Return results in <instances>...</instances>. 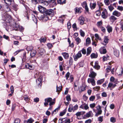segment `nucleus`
Returning a JSON list of instances; mask_svg holds the SVG:
<instances>
[{"mask_svg": "<svg viewBox=\"0 0 123 123\" xmlns=\"http://www.w3.org/2000/svg\"><path fill=\"white\" fill-rule=\"evenodd\" d=\"M11 16L9 15L6 14L2 17V19L7 23H10L11 20Z\"/></svg>", "mask_w": 123, "mask_h": 123, "instance_id": "1", "label": "nucleus"}, {"mask_svg": "<svg viewBox=\"0 0 123 123\" xmlns=\"http://www.w3.org/2000/svg\"><path fill=\"white\" fill-rule=\"evenodd\" d=\"M44 14L46 15L50 16L51 17H53L54 15V11L53 10L51 9L46 10Z\"/></svg>", "mask_w": 123, "mask_h": 123, "instance_id": "2", "label": "nucleus"}, {"mask_svg": "<svg viewBox=\"0 0 123 123\" xmlns=\"http://www.w3.org/2000/svg\"><path fill=\"white\" fill-rule=\"evenodd\" d=\"M117 82L114 83L113 82H110L108 85L107 89H110V90H112L116 86Z\"/></svg>", "mask_w": 123, "mask_h": 123, "instance_id": "3", "label": "nucleus"}, {"mask_svg": "<svg viewBox=\"0 0 123 123\" xmlns=\"http://www.w3.org/2000/svg\"><path fill=\"white\" fill-rule=\"evenodd\" d=\"M108 13L106 10L104 9L102 11L101 13V16L102 18L104 19L106 18L108 16Z\"/></svg>", "mask_w": 123, "mask_h": 123, "instance_id": "4", "label": "nucleus"}, {"mask_svg": "<svg viewBox=\"0 0 123 123\" xmlns=\"http://www.w3.org/2000/svg\"><path fill=\"white\" fill-rule=\"evenodd\" d=\"M81 51H80L76 55H73V57L74 58V60L76 61L78 59L81 57Z\"/></svg>", "mask_w": 123, "mask_h": 123, "instance_id": "5", "label": "nucleus"}, {"mask_svg": "<svg viewBox=\"0 0 123 123\" xmlns=\"http://www.w3.org/2000/svg\"><path fill=\"white\" fill-rule=\"evenodd\" d=\"M82 104L80 105V108L85 110H87L89 108V107L87 104L84 103L83 102H82Z\"/></svg>", "mask_w": 123, "mask_h": 123, "instance_id": "6", "label": "nucleus"}, {"mask_svg": "<svg viewBox=\"0 0 123 123\" xmlns=\"http://www.w3.org/2000/svg\"><path fill=\"white\" fill-rule=\"evenodd\" d=\"M93 115V114L92 111H90L86 113V114L84 115L83 117V119H85L86 118L92 117Z\"/></svg>", "mask_w": 123, "mask_h": 123, "instance_id": "7", "label": "nucleus"}, {"mask_svg": "<svg viewBox=\"0 0 123 123\" xmlns=\"http://www.w3.org/2000/svg\"><path fill=\"white\" fill-rule=\"evenodd\" d=\"M96 108L98 110V112L96 114L95 116L98 117L99 115L101 114L102 111L101 110V107L100 105H98L97 106Z\"/></svg>", "mask_w": 123, "mask_h": 123, "instance_id": "8", "label": "nucleus"}, {"mask_svg": "<svg viewBox=\"0 0 123 123\" xmlns=\"http://www.w3.org/2000/svg\"><path fill=\"white\" fill-rule=\"evenodd\" d=\"M38 8L39 11L41 13H44L46 10L45 7L39 5L38 6Z\"/></svg>", "mask_w": 123, "mask_h": 123, "instance_id": "9", "label": "nucleus"}, {"mask_svg": "<svg viewBox=\"0 0 123 123\" xmlns=\"http://www.w3.org/2000/svg\"><path fill=\"white\" fill-rule=\"evenodd\" d=\"M42 80L43 79L42 77V76H40V77L36 80L37 84L38 86L40 85L41 86Z\"/></svg>", "mask_w": 123, "mask_h": 123, "instance_id": "10", "label": "nucleus"}, {"mask_svg": "<svg viewBox=\"0 0 123 123\" xmlns=\"http://www.w3.org/2000/svg\"><path fill=\"white\" fill-rule=\"evenodd\" d=\"M44 100L45 102L44 103V105L46 106L47 105H48V103H50V102L52 101V99L51 98H45Z\"/></svg>", "mask_w": 123, "mask_h": 123, "instance_id": "11", "label": "nucleus"}, {"mask_svg": "<svg viewBox=\"0 0 123 123\" xmlns=\"http://www.w3.org/2000/svg\"><path fill=\"white\" fill-rule=\"evenodd\" d=\"M99 51L101 54H105L107 52V50L104 47H101L99 50Z\"/></svg>", "mask_w": 123, "mask_h": 123, "instance_id": "12", "label": "nucleus"}, {"mask_svg": "<svg viewBox=\"0 0 123 123\" xmlns=\"http://www.w3.org/2000/svg\"><path fill=\"white\" fill-rule=\"evenodd\" d=\"M82 4L83 7L85 8L86 11L87 12H88L89 9L87 7V5L86 2H84Z\"/></svg>", "mask_w": 123, "mask_h": 123, "instance_id": "13", "label": "nucleus"}, {"mask_svg": "<svg viewBox=\"0 0 123 123\" xmlns=\"http://www.w3.org/2000/svg\"><path fill=\"white\" fill-rule=\"evenodd\" d=\"M112 14L114 16H116L117 17L120 16L121 15V13L117 10H115L112 13Z\"/></svg>", "mask_w": 123, "mask_h": 123, "instance_id": "14", "label": "nucleus"}, {"mask_svg": "<svg viewBox=\"0 0 123 123\" xmlns=\"http://www.w3.org/2000/svg\"><path fill=\"white\" fill-rule=\"evenodd\" d=\"M78 20L80 22V25H83L84 24L85 20L84 17L83 16H81L80 17Z\"/></svg>", "mask_w": 123, "mask_h": 123, "instance_id": "15", "label": "nucleus"}, {"mask_svg": "<svg viewBox=\"0 0 123 123\" xmlns=\"http://www.w3.org/2000/svg\"><path fill=\"white\" fill-rule=\"evenodd\" d=\"M82 8H78L77 7H76L74 9L75 11V14L76 13H80L81 12V10Z\"/></svg>", "mask_w": 123, "mask_h": 123, "instance_id": "16", "label": "nucleus"}, {"mask_svg": "<svg viewBox=\"0 0 123 123\" xmlns=\"http://www.w3.org/2000/svg\"><path fill=\"white\" fill-rule=\"evenodd\" d=\"M97 74L94 72L92 71L90 72V74H89V76L92 78H94L96 76Z\"/></svg>", "mask_w": 123, "mask_h": 123, "instance_id": "17", "label": "nucleus"}, {"mask_svg": "<svg viewBox=\"0 0 123 123\" xmlns=\"http://www.w3.org/2000/svg\"><path fill=\"white\" fill-rule=\"evenodd\" d=\"M56 0H49V4H52L53 6H55L56 5Z\"/></svg>", "mask_w": 123, "mask_h": 123, "instance_id": "18", "label": "nucleus"}, {"mask_svg": "<svg viewBox=\"0 0 123 123\" xmlns=\"http://www.w3.org/2000/svg\"><path fill=\"white\" fill-rule=\"evenodd\" d=\"M95 64V65L93 66V68L97 69H99L100 68V66L98 65V62L97 61H96Z\"/></svg>", "mask_w": 123, "mask_h": 123, "instance_id": "19", "label": "nucleus"}, {"mask_svg": "<svg viewBox=\"0 0 123 123\" xmlns=\"http://www.w3.org/2000/svg\"><path fill=\"white\" fill-rule=\"evenodd\" d=\"M4 21V22L2 23L3 26L6 29V30H7V29L8 27L9 24L10 23H7L5 21Z\"/></svg>", "mask_w": 123, "mask_h": 123, "instance_id": "20", "label": "nucleus"}, {"mask_svg": "<svg viewBox=\"0 0 123 123\" xmlns=\"http://www.w3.org/2000/svg\"><path fill=\"white\" fill-rule=\"evenodd\" d=\"M106 28L109 33H110L112 31V27L110 26V25H108L106 27Z\"/></svg>", "mask_w": 123, "mask_h": 123, "instance_id": "21", "label": "nucleus"}, {"mask_svg": "<svg viewBox=\"0 0 123 123\" xmlns=\"http://www.w3.org/2000/svg\"><path fill=\"white\" fill-rule=\"evenodd\" d=\"M4 2L8 5H11V3L13 2V0H3Z\"/></svg>", "mask_w": 123, "mask_h": 123, "instance_id": "22", "label": "nucleus"}, {"mask_svg": "<svg viewBox=\"0 0 123 123\" xmlns=\"http://www.w3.org/2000/svg\"><path fill=\"white\" fill-rule=\"evenodd\" d=\"M58 4L60 5H63L66 3V0H57Z\"/></svg>", "mask_w": 123, "mask_h": 123, "instance_id": "23", "label": "nucleus"}, {"mask_svg": "<svg viewBox=\"0 0 123 123\" xmlns=\"http://www.w3.org/2000/svg\"><path fill=\"white\" fill-rule=\"evenodd\" d=\"M62 55L63 56L65 59H67L68 58L69 56L68 54V53L66 52L63 53H62Z\"/></svg>", "mask_w": 123, "mask_h": 123, "instance_id": "24", "label": "nucleus"}, {"mask_svg": "<svg viewBox=\"0 0 123 123\" xmlns=\"http://www.w3.org/2000/svg\"><path fill=\"white\" fill-rule=\"evenodd\" d=\"M91 43V40L90 38L88 37L86 39V45L87 46Z\"/></svg>", "mask_w": 123, "mask_h": 123, "instance_id": "25", "label": "nucleus"}, {"mask_svg": "<svg viewBox=\"0 0 123 123\" xmlns=\"http://www.w3.org/2000/svg\"><path fill=\"white\" fill-rule=\"evenodd\" d=\"M96 4V3H90V6L91 9H93L95 8Z\"/></svg>", "mask_w": 123, "mask_h": 123, "instance_id": "26", "label": "nucleus"}, {"mask_svg": "<svg viewBox=\"0 0 123 123\" xmlns=\"http://www.w3.org/2000/svg\"><path fill=\"white\" fill-rule=\"evenodd\" d=\"M110 80L112 82L114 83L116 82H117L118 83V82L117 81V79H115V78L113 77H111L110 79Z\"/></svg>", "mask_w": 123, "mask_h": 123, "instance_id": "27", "label": "nucleus"}, {"mask_svg": "<svg viewBox=\"0 0 123 123\" xmlns=\"http://www.w3.org/2000/svg\"><path fill=\"white\" fill-rule=\"evenodd\" d=\"M38 51L39 54L41 55H42L45 52L44 49L42 48L39 49Z\"/></svg>", "mask_w": 123, "mask_h": 123, "instance_id": "28", "label": "nucleus"}, {"mask_svg": "<svg viewBox=\"0 0 123 123\" xmlns=\"http://www.w3.org/2000/svg\"><path fill=\"white\" fill-rule=\"evenodd\" d=\"M92 51V49L90 47H88L87 49L86 55H88L91 53Z\"/></svg>", "mask_w": 123, "mask_h": 123, "instance_id": "29", "label": "nucleus"}, {"mask_svg": "<svg viewBox=\"0 0 123 123\" xmlns=\"http://www.w3.org/2000/svg\"><path fill=\"white\" fill-rule=\"evenodd\" d=\"M114 54L116 57H118L119 55V51L117 50H114Z\"/></svg>", "mask_w": 123, "mask_h": 123, "instance_id": "30", "label": "nucleus"}, {"mask_svg": "<svg viewBox=\"0 0 123 123\" xmlns=\"http://www.w3.org/2000/svg\"><path fill=\"white\" fill-rule=\"evenodd\" d=\"M86 112L85 111L79 112H77L75 114L76 116H80L81 115L84 114Z\"/></svg>", "mask_w": 123, "mask_h": 123, "instance_id": "31", "label": "nucleus"}, {"mask_svg": "<svg viewBox=\"0 0 123 123\" xmlns=\"http://www.w3.org/2000/svg\"><path fill=\"white\" fill-rule=\"evenodd\" d=\"M60 108V106H58V107L55 109L54 111L51 114L52 115L53 114H55L58 112V111L59 110Z\"/></svg>", "mask_w": 123, "mask_h": 123, "instance_id": "32", "label": "nucleus"}, {"mask_svg": "<svg viewBox=\"0 0 123 123\" xmlns=\"http://www.w3.org/2000/svg\"><path fill=\"white\" fill-rule=\"evenodd\" d=\"M24 99L27 102L29 101L30 98L27 95H24L23 96Z\"/></svg>", "mask_w": 123, "mask_h": 123, "instance_id": "33", "label": "nucleus"}, {"mask_svg": "<svg viewBox=\"0 0 123 123\" xmlns=\"http://www.w3.org/2000/svg\"><path fill=\"white\" fill-rule=\"evenodd\" d=\"M4 11L6 12H8L11 10L10 7L8 6H6L5 7Z\"/></svg>", "mask_w": 123, "mask_h": 123, "instance_id": "34", "label": "nucleus"}, {"mask_svg": "<svg viewBox=\"0 0 123 123\" xmlns=\"http://www.w3.org/2000/svg\"><path fill=\"white\" fill-rule=\"evenodd\" d=\"M25 67L26 68L30 69H31L32 68V66L28 63H27L25 64Z\"/></svg>", "mask_w": 123, "mask_h": 123, "instance_id": "35", "label": "nucleus"}, {"mask_svg": "<svg viewBox=\"0 0 123 123\" xmlns=\"http://www.w3.org/2000/svg\"><path fill=\"white\" fill-rule=\"evenodd\" d=\"M104 81V79H101V80H98L97 81V84L98 85H99L102 84Z\"/></svg>", "mask_w": 123, "mask_h": 123, "instance_id": "36", "label": "nucleus"}, {"mask_svg": "<svg viewBox=\"0 0 123 123\" xmlns=\"http://www.w3.org/2000/svg\"><path fill=\"white\" fill-rule=\"evenodd\" d=\"M14 27L17 28V29H20L21 28V30H23L24 29L23 27L21 26H20L18 24H17L16 23H15V26H14Z\"/></svg>", "mask_w": 123, "mask_h": 123, "instance_id": "37", "label": "nucleus"}, {"mask_svg": "<svg viewBox=\"0 0 123 123\" xmlns=\"http://www.w3.org/2000/svg\"><path fill=\"white\" fill-rule=\"evenodd\" d=\"M75 40L76 42V43L77 44H78L81 42V40L80 38L79 37H77L75 39Z\"/></svg>", "mask_w": 123, "mask_h": 123, "instance_id": "38", "label": "nucleus"}, {"mask_svg": "<svg viewBox=\"0 0 123 123\" xmlns=\"http://www.w3.org/2000/svg\"><path fill=\"white\" fill-rule=\"evenodd\" d=\"M95 36L96 38V40H101V39L99 37L98 35L97 34H95Z\"/></svg>", "mask_w": 123, "mask_h": 123, "instance_id": "39", "label": "nucleus"}, {"mask_svg": "<svg viewBox=\"0 0 123 123\" xmlns=\"http://www.w3.org/2000/svg\"><path fill=\"white\" fill-rule=\"evenodd\" d=\"M78 105L77 104L73 107L72 105V107L73 109V111L77 110L78 108Z\"/></svg>", "mask_w": 123, "mask_h": 123, "instance_id": "40", "label": "nucleus"}, {"mask_svg": "<svg viewBox=\"0 0 123 123\" xmlns=\"http://www.w3.org/2000/svg\"><path fill=\"white\" fill-rule=\"evenodd\" d=\"M109 40V39H108V37L106 36H105L104 37V42L106 43V44L107 43H108V40Z\"/></svg>", "mask_w": 123, "mask_h": 123, "instance_id": "41", "label": "nucleus"}, {"mask_svg": "<svg viewBox=\"0 0 123 123\" xmlns=\"http://www.w3.org/2000/svg\"><path fill=\"white\" fill-rule=\"evenodd\" d=\"M91 58H96L97 57V55L94 53H93L91 55Z\"/></svg>", "mask_w": 123, "mask_h": 123, "instance_id": "42", "label": "nucleus"}, {"mask_svg": "<svg viewBox=\"0 0 123 123\" xmlns=\"http://www.w3.org/2000/svg\"><path fill=\"white\" fill-rule=\"evenodd\" d=\"M80 35L81 36L84 37L85 35V33L81 29L80 30Z\"/></svg>", "mask_w": 123, "mask_h": 123, "instance_id": "43", "label": "nucleus"}, {"mask_svg": "<svg viewBox=\"0 0 123 123\" xmlns=\"http://www.w3.org/2000/svg\"><path fill=\"white\" fill-rule=\"evenodd\" d=\"M103 116H100L98 118V120L99 121V123L102 122L103 121Z\"/></svg>", "mask_w": 123, "mask_h": 123, "instance_id": "44", "label": "nucleus"}, {"mask_svg": "<svg viewBox=\"0 0 123 123\" xmlns=\"http://www.w3.org/2000/svg\"><path fill=\"white\" fill-rule=\"evenodd\" d=\"M62 87L61 86H59L58 87L57 86H56V91L57 92H60L62 90Z\"/></svg>", "mask_w": 123, "mask_h": 123, "instance_id": "45", "label": "nucleus"}, {"mask_svg": "<svg viewBox=\"0 0 123 123\" xmlns=\"http://www.w3.org/2000/svg\"><path fill=\"white\" fill-rule=\"evenodd\" d=\"M111 122L114 123L116 122V119L113 117H111L110 118Z\"/></svg>", "mask_w": 123, "mask_h": 123, "instance_id": "46", "label": "nucleus"}, {"mask_svg": "<svg viewBox=\"0 0 123 123\" xmlns=\"http://www.w3.org/2000/svg\"><path fill=\"white\" fill-rule=\"evenodd\" d=\"M95 13L96 16H100L101 14V12L99 10L97 11Z\"/></svg>", "mask_w": 123, "mask_h": 123, "instance_id": "47", "label": "nucleus"}, {"mask_svg": "<svg viewBox=\"0 0 123 123\" xmlns=\"http://www.w3.org/2000/svg\"><path fill=\"white\" fill-rule=\"evenodd\" d=\"M95 98V96H92L89 98V100L90 101H93L94 100Z\"/></svg>", "mask_w": 123, "mask_h": 123, "instance_id": "48", "label": "nucleus"}, {"mask_svg": "<svg viewBox=\"0 0 123 123\" xmlns=\"http://www.w3.org/2000/svg\"><path fill=\"white\" fill-rule=\"evenodd\" d=\"M94 80V79L92 78H89L87 80L88 82L89 83H91Z\"/></svg>", "mask_w": 123, "mask_h": 123, "instance_id": "49", "label": "nucleus"}, {"mask_svg": "<svg viewBox=\"0 0 123 123\" xmlns=\"http://www.w3.org/2000/svg\"><path fill=\"white\" fill-rule=\"evenodd\" d=\"M43 5L44 6H47L49 4V0L48 1H46V0L44 1L43 3H42Z\"/></svg>", "mask_w": 123, "mask_h": 123, "instance_id": "50", "label": "nucleus"}, {"mask_svg": "<svg viewBox=\"0 0 123 123\" xmlns=\"http://www.w3.org/2000/svg\"><path fill=\"white\" fill-rule=\"evenodd\" d=\"M109 57V56L107 55V56H104L103 57V61H107V58Z\"/></svg>", "mask_w": 123, "mask_h": 123, "instance_id": "51", "label": "nucleus"}, {"mask_svg": "<svg viewBox=\"0 0 123 123\" xmlns=\"http://www.w3.org/2000/svg\"><path fill=\"white\" fill-rule=\"evenodd\" d=\"M36 52L35 51H32L31 52L30 54L32 56H34L36 54Z\"/></svg>", "mask_w": 123, "mask_h": 123, "instance_id": "52", "label": "nucleus"}, {"mask_svg": "<svg viewBox=\"0 0 123 123\" xmlns=\"http://www.w3.org/2000/svg\"><path fill=\"white\" fill-rule=\"evenodd\" d=\"M33 49V47L32 46H28L26 48V50L28 51L31 50Z\"/></svg>", "mask_w": 123, "mask_h": 123, "instance_id": "53", "label": "nucleus"}, {"mask_svg": "<svg viewBox=\"0 0 123 123\" xmlns=\"http://www.w3.org/2000/svg\"><path fill=\"white\" fill-rule=\"evenodd\" d=\"M108 7L109 10L111 12L114 9V8L111 5L108 6Z\"/></svg>", "mask_w": 123, "mask_h": 123, "instance_id": "54", "label": "nucleus"}, {"mask_svg": "<svg viewBox=\"0 0 123 123\" xmlns=\"http://www.w3.org/2000/svg\"><path fill=\"white\" fill-rule=\"evenodd\" d=\"M104 2L106 5L108 6L110 4L109 0H104Z\"/></svg>", "mask_w": 123, "mask_h": 123, "instance_id": "55", "label": "nucleus"}, {"mask_svg": "<svg viewBox=\"0 0 123 123\" xmlns=\"http://www.w3.org/2000/svg\"><path fill=\"white\" fill-rule=\"evenodd\" d=\"M66 111V109L64 110L63 112H61L60 113V116H62L63 115H64Z\"/></svg>", "mask_w": 123, "mask_h": 123, "instance_id": "56", "label": "nucleus"}, {"mask_svg": "<svg viewBox=\"0 0 123 123\" xmlns=\"http://www.w3.org/2000/svg\"><path fill=\"white\" fill-rule=\"evenodd\" d=\"M86 86H82L81 88V92H83L86 90Z\"/></svg>", "mask_w": 123, "mask_h": 123, "instance_id": "57", "label": "nucleus"}, {"mask_svg": "<svg viewBox=\"0 0 123 123\" xmlns=\"http://www.w3.org/2000/svg\"><path fill=\"white\" fill-rule=\"evenodd\" d=\"M34 120L31 118L28 120V123H32L34 121Z\"/></svg>", "mask_w": 123, "mask_h": 123, "instance_id": "58", "label": "nucleus"}, {"mask_svg": "<svg viewBox=\"0 0 123 123\" xmlns=\"http://www.w3.org/2000/svg\"><path fill=\"white\" fill-rule=\"evenodd\" d=\"M117 9L120 11H122L123 10V7L122 6H118Z\"/></svg>", "mask_w": 123, "mask_h": 123, "instance_id": "59", "label": "nucleus"}, {"mask_svg": "<svg viewBox=\"0 0 123 123\" xmlns=\"http://www.w3.org/2000/svg\"><path fill=\"white\" fill-rule=\"evenodd\" d=\"M96 105L94 103H93L90 104V106L91 108H93L94 107H95Z\"/></svg>", "mask_w": 123, "mask_h": 123, "instance_id": "60", "label": "nucleus"}, {"mask_svg": "<svg viewBox=\"0 0 123 123\" xmlns=\"http://www.w3.org/2000/svg\"><path fill=\"white\" fill-rule=\"evenodd\" d=\"M100 88L99 86H97L94 87L93 89L96 91H98L100 89Z\"/></svg>", "mask_w": 123, "mask_h": 123, "instance_id": "61", "label": "nucleus"}, {"mask_svg": "<svg viewBox=\"0 0 123 123\" xmlns=\"http://www.w3.org/2000/svg\"><path fill=\"white\" fill-rule=\"evenodd\" d=\"M70 75V74L69 72H68L66 74L65 77H66L67 80H68V78L69 77V75Z\"/></svg>", "mask_w": 123, "mask_h": 123, "instance_id": "62", "label": "nucleus"}, {"mask_svg": "<svg viewBox=\"0 0 123 123\" xmlns=\"http://www.w3.org/2000/svg\"><path fill=\"white\" fill-rule=\"evenodd\" d=\"M106 71L108 73L111 70V68L110 66H108L106 69Z\"/></svg>", "mask_w": 123, "mask_h": 123, "instance_id": "63", "label": "nucleus"}, {"mask_svg": "<svg viewBox=\"0 0 123 123\" xmlns=\"http://www.w3.org/2000/svg\"><path fill=\"white\" fill-rule=\"evenodd\" d=\"M20 120L19 119H16L14 122V123H20Z\"/></svg>", "mask_w": 123, "mask_h": 123, "instance_id": "64", "label": "nucleus"}]
</instances>
